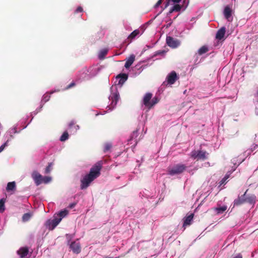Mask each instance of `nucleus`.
Wrapping results in <instances>:
<instances>
[{
	"label": "nucleus",
	"mask_w": 258,
	"mask_h": 258,
	"mask_svg": "<svg viewBox=\"0 0 258 258\" xmlns=\"http://www.w3.org/2000/svg\"><path fill=\"white\" fill-rule=\"evenodd\" d=\"M178 79L176 73L175 71H172L166 77V81L168 84L172 85Z\"/></svg>",
	"instance_id": "0eeeda50"
},
{
	"label": "nucleus",
	"mask_w": 258,
	"mask_h": 258,
	"mask_svg": "<svg viewBox=\"0 0 258 258\" xmlns=\"http://www.w3.org/2000/svg\"><path fill=\"white\" fill-rule=\"evenodd\" d=\"M227 209V207L226 206H223L222 207L215 208L214 209L217 212V214H222Z\"/></svg>",
	"instance_id": "aec40b11"
},
{
	"label": "nucleus",
	"mask_w": 258,
	"mask_h": 258,
	"mask_svg": "<svg viewBox=\"0 0 258 258\" xmlns=\"http://www.w3.org/2000/svg\"><path fill=\"white\" fill-rule=\"evenodd\" d=\"M107 49H103L100 52L99 54V57L100 59L104 58L105 56L106 55L107 53Z\"/></svg>",
	"instance_id": "7c9ffc66"
},
{
	"label": "nucleus",
	"mask_w": 258,
	"mask_h": 258,
	"mask_svg": "<svg viewBox=\"0 0 258 258\" xmlns=\"http://www.w3.org/2000/svg\"><path fill=\"white\" fill-rule=\"evenodd\" d=\"M16 188L15 182H10L8 183L6 189L7 191L13 190Z\"/></svg>",
	"instance_id": "412c9836"
},
{
	"label": "nucleus",
	"mask_w": 258,
	"mask_h": 258,
	"mask_svg": "<svg viewBox=\"0 0 258 258\" xmlns=\"http://www.w3.org/2000/svg\"><path fill=\"white\" fill-rule=\"evenodd\" d=\"M137 134H138V131L137 130L136 131H134L133 133V135H132V138H131V139L130 140H132L134 136L137 137Z\"/></svg>",
	"instance_id": "ea45409f"
},
{
	"label": "nucleus",
	"mask_w": 258,
	"mask_h": 258,
	"mask_svg": "<svg viewBox=\"0 0 258 258\" xmlns=\"http://www.w3.org/2000/svg\"><path fill=\"white\" fill-rule=\"evenodd\" d=\"M69 126L70 128H72L73 127H74L76 131L78 130L79 128V125H76V122L74 120H72L70 122Z\"/></svg>",
	"instance_id": "a878e982"
},
{
	"label": "nucleus",
	"mask_w": 258,
	"mask_h": 258,
	"mask_svg": "<svg viewBox=\"0 0 258 258\" xmlns=\"http://www.w3.org/2000/svg\"><path fill=\"white\" fill-rule=\"evenodd\" d=\"M225 32L226 28L224 27L221 28L216 33V38L219 40L222 39L225 36Z\"/></svg>",
	"instance_id": "4468645a"
},
{
	"label": "nucleus",
	"mask_w": 258,
	"mask_h": 258,
	"mask_svg": "<svg viewBox=\"0 0 258 258\" xmlns=\"http://www.w3.org/2000/svg\"><path fill=\"white\" fill-rule=\"evenodd\" d=\"M245 203L244 197L240 196L238 197L234 201L233 206H238L243 204Z\"/></svg>",
	"instance_id": "6ab92c4d"
},
{
	"label": "nucleus",
	"mask_w": 258,
	"mask_h": 258,
	"mask_svg": "<svg viewBox=\"0 0 258 258\" xmlns=\"http://www.w3.org/2000/svg\"><path fill=\"white\" fill-rule=\"evenodd\" d=\"M31 215L30 213H25L22 217V220L24 222L28 221L31 218Z\"/></svg>",
	"instance_id": "c756f323"
},
{
	"label": "nucleus",
	"mask_w": 258,
	"mask_h": 258,
	"mask_svg": "<svg viewBox=\"0 0 258 258\" xmlns=\"http://www.w3.org/2000/svg\"><path fill=\"white\" fill-rule=\"evenodd\" d=\"M32 178L35 181L37 185H40L42 183V176L38 172L35 171L32 173Z\"/></svg>",
	"instance_id": "1a4fd4ad"
},
{
	"label": "nucleus",
	"mask_w": 258,
	"mask_h": 258,
	"mask_svg": "<svg viewBox=\"0 0 258 258\" xmlns=\"http://www.w3.org/2000/svg\"><path fill=\"white\" fill-rule=\"evenodd\" d=\"M102 165V161H99L96 163L91 168L89 173L81 179L80 188L81 189H86L93 181L100 175Z\"/></svg>",
	"instance_id": "f257e3e1"
},
{
	"label": "nucleus",
	"mask_w": 258,
	"mask_h": 258,
	"mask_svg": "<svg viewBox=\"0 0 258 258\" xmlns=\"http://www.w3.org/2000/svg\"><path fill=\"white\" fill-rule=\"evenodd\" d=\"M233 258H242V256L240 253H239Z\"/></svg>",
	"instance_id": "37998d69"
},
{
	"label": "nucleus",
	"mask_w": 258,
	"mask_h": 258,
	"mask_svg": "<svg viewBox=\"0 0 258 258\" xmlns=\"http://www.w3.org/2000/svg\"><path fill=\"white\" fill-rule=\"evenodd\" d=\"M152 96L153 94L151 93H147L143 98V104L148 109L153 108L159 102L158 97L155 96L152 98Z\"/></svg>",
	"instance_id": "f03ea898"
},
{
	"label": "nucleus",
	"mask_w": 258,
	"mask_h": 258,
	"mask_svg": "<svg viewBox=\"0 0 258 258\" xmlns=\"http://www.w3.org/2000/svg\"><path fill=\"white\" fill-rule=\"evenodd\" d=\"M229 177L228 175H226L220 181V184L222 185L223 184H225L226 183V180Z\"/></svg>",
	"instance_id": "72a5a7b5"
},
{
	"label": "nucleus",
	"mask_w": 258,
	"mask_h": 258,
	"mask_svg": "<svg viewBox=\"0 0 258 258\" xmlns=\"http://www.w3.org/2000/svg\"><path fill=\"white\" fill-rule=\"evenodd\" d=\"M209 51L208 47L206 46H202L199 50H198V54L200 55L207 52Z\"/></svg>",
	"instance_id": "4be33fe9"
},
{
	"label": "nucleus",
	"mask_w": 258,
	"mask_h": 258,
	"mask_svg": "<svg viewBox=\"0 0 258 258\" xmlns=\"http://www.w3.org/2000/svg\"><path fill=\"white\" fill-rule=\"evenodd\" d=\"M76 203H72L70 205L69 208L72 209V208H74L76 206Z\"/></svg>",
	"instance_id": "79ce46f5"
},
{
	"label": "nucleus",
	"mask_w": 258,
	"mask_h": 258,
	"mask_svg": "<svg viewBox=\"0 0 258 258\" xmlns=\"http://www.w3.org/2000/svg\"><path fill=\"white\" fill-rule=\"evenodd\" d=\"M61 218H54L52 220H49L47 221V224L49 226V228L53 230L61 221Z\"/></svg>",
	"instance_id": "6e6552de"
},
{
	"label": "nucleus",
	"mask_w": 258,
	"mask_h": 258,
	"mask_svg": "<svg viewBox=\"0 0 258 258\" xmlns=\"http://www.w3.org/2000/svg\"><path fill=\"white\" fill-rule=\"evenodd\" d=\"M139 34V30H135L132 32L128 37V39H133Z\"/></svg>",
	"instance_id": "b1692460"
},
{
	"label": "nucleus",
	"mask_w": 258,
	"mask_h": 258,
	"mask_svg": "<svg viewBox=\"0 0 258 258\" xmlns=\"http://www.w3.org/2000/svg\"><path fill=\"white\" fill-rule=\"evenodd\" d=\"M166 43L168 46L172 48H175L180 45V41L172 37L167 36L166 37Z\"/></svg>",
	"instance_id": "39448f33"
},
{
	"label": "nucleus",
	"mask_w": 258,
	"mask_h": 258,
	"mask_svg": "<svg viewBox=\"0 0 258 258\" xmlns=\"http://www.w3.org/2000/svg\"><path fill=\"white\" fill-rule=\"evenodd\" d=\"M83 11V9L82 8V7L79 6L78 7L77 9L76 10L75 12V13H81Z\"/></svg>",
	"instance_id": "e433bc0d"
},
{
	"label": "nucleus",
	"mask_w": 258,
	"mask_h": 258,
	"mask_svg": "<svg viewBox=\"0 0 258 258\" xmlns=\"http://www.w3.org/2000/svg\"><path fill=\"white\" fill-rule=\"evenodd\" d=\"M112 148V145L110 143H107L104 144L103 151L104 152H107L109 151Z\"/></svg>",
	"instance_id": "c85d7f7f"
},
{
	"label": "nucleus",
	"mask_w": 258,
	"mask_h": 258,
	"mask_svg": "<svg viewBox=\"0 0 258 258\" xmlns=\"http://www.w3.org/2000/svg\"><path fill=\"white\" fill-rule=\"evenodd\" d=\"M51 178L50 177L48 176H45L44 177H42V182H44L45 183H47L50 181Z\"/></svg>",
	"instance_id": "f704fd0d"
},
{
	"label": "nucleus",
	"mask_w": 258,
	"mask_h": 258,
	"mask_svg": "<svg viewBox=\"0 0 258 258\" xmlns=\"http://www.w3.org/2000/svg\"><path fill=\"white\" fill-rule=\"evenodd\" d=\"M8 141H7L6 142H5L4 144H3L1 147H0V153L1 152H2L3 151V150L4 149V148L8 146Z\"/></svg>",
	"instance_id": "c9c22d12"
},
{
	"label": "nucleus",
	"mask_w": 258,
	"mask_h": 258,
	"mask_svg": "<svg viewBox=\"0 0 258 258\" xmlns=\"http://www.w3.org/2000/svg\"><path fill=\"white\" fill-rule=\"evenodd\" d=\"M68 214V211L66 210H64L60 211L58 214V216L59 217V218H61L62 219V218L67 216Z\"/></svg>",
	"instance_id": "cd10ccee"
},
{
	"label": "nucleus",
	"mask_w": 258,
	"mask_h": 258,
	"mask_svg": "<svg viewBox=\"0 0 258 258\" xmlns=\"http://www.w3.org/2000/svg\"><path fill=\"white\" fill-rule=\"evenodd\" d=\"M209 153L203 150H193L190 153V157L193 159L204 161L208 159Z\"/></svg>",
	"instance_id": "7ed1b4c3"
},
{
	"label": "nucleus",
	"mask_w": 258,
	"mask_h": 258,
	"mask_svg": "<svg viewBox=\"0 0 258 258\" xmlns=\"http://www.w3.org/2000/svg\"><path fill=\"white\" fill-rule=\"evenodd\" d=\"M194 216V214L193 213H191L189 215L184 218L183 224V227L184 228V229L186 226H189L191 224Z\"/></svg>",
	"instance_id": "ddd939ff"
},
{
	"label": "nucleus",
	"mask_w": 258,
	"mask_h": 258,
	"mask_svg": "<svg viewBox=\"0 0 258 258\" xmlns=\"http://www.w3.org/2000/svg\"><path fill=\"white\" fill-rule=\"evenodd\" d=\"M70 247L75 253L78 254L81 252V245L79 242H72L70 245Z\"/></svg>",
	"instance_id": "9b49d317"
},
{
	"label": "nucleus",
	"mask_w": 258,
	"mask_h": 258,
	"mask_svg": "<svg viewBox=\"0 0 258 258\" xmlns=\"http://www.w3.org/2000/svg\"><path fill=\"white\" fill-rule=\"evenodd\" d=\"M29 252V248L27 247H22L18 251L17 253L21 258L26 256Z\"/></svg>",
	"instance_id": "f8f14e48"
},
{
	"label": "nucleus",
	"mask_w": 258,
	"mask_h": 258,
	"mask_svg": "<svg viewBox=\"0 0 258 258\" xmlns=\"http://www.w3.org/2000/svg\"><path fill=\"white\" fill-rule=\"evenodd\" d=\"M164 53V51L159 50L156 52V55H161Z\"/></svg>",
	"instance_id": "a19ab883"
},
{
	"label": "nucleus",
	"mask_w": 258,
	"mask_h": 258,
	"mask_svg": "<svg viewBox=\"0 0 258 258\" xmlns=\"http://www.w3.org/2000/svg\"><path fill=\"white\" fill-rule=\"evenodd\" d=\"M76 84L74 82H72L70 84H69L67 87H66L67 89H69L74 86H75Z\"/></svg>",
	"instance_id": "4c0bfd02"
},
{
	"label": "nucleus",
	"mask_w": 258,
	"mask_h": 258,
	"mask_svg": "<svg viewBox=\"0 0 258 258\" xmlns=\"http://www.w3.org/2000/svg\"><path fill=\"white\" fill-rule=\"evenodd\" d=\"M116 78L119 79L118 84L122 85L127 80L128 76L126 74H120L116 77Z\"/></svg>",
	"instance_id": "dca6fc26"
},
{
	"label": "nucleus",
	"mask_w": 258,
	"mask_h": 258,
	"mask_svg": "<svg viewBox=\"0 0 258 258\" xmlns=\"http://www.w3.org/2000/svg\"><path fill=\"white\" fill-rule=\"evenodd\" d=\"M6 199L4 198L0 200V213H3L5 210V203Z\"/></svg>",
	"instance_id": "5701e85b"
},
{
	"label": "nucleus",
	"mask_w": 258,
	"mask_h": 258,
	"mask_svg": "<svg viewBox=\"0 0 258 258\" xmlns=\"http://www.w3.org/2000/svg\"><path fill=\"white\" fill-rule=\"evenodd\" d=\"M119 98V93L117 91L115 92L112 93L109 97V99L111 100V105L113 107L116 104Z\"/></svg>",
	"instance_id": "9d476101"
},
{
	"label": "nucleus",
	"mask_w": 258,
	"mask_h": 258,
	"mask_svg": "<svg viewBox=\"0 0 258 258\" xmlns=\"http://www.w3.org/2000/svg\"><path fill=\"white\" fill-rule=\"evenodd\" d=\"M182 7V5H179L178 4H175V5H174V6L169 10L168 14H170L174 12H179Z\"/></svg>",
	"instance_id": "a211bd4d"
},
{
	"label": "nucleus",
	"mask_w": 258,
	"mask_h": 258,
	"mask_svg": "<svg viewBox=\"0 0 258 258\" xmlns=\"http://www.w3.org/2000/svg\"><path fill=\"white\" fill-rule=\"evenodd\" d=\"M186 168L184 164H178L174 165L172 168L168 169L169 174L171 175L178 174L182 173Z\"/></svg>",
	"instance_id": "20e7f679"
},
{
	"label": "nucleus",
	"mask_w": 258,
	"mask_h": 258,
	"mask_svg": "<svg viewBox=\"0 0 258 258\" xmlns=\"http://www.w3.org/2000/svg\"><path fill=\"white\" fill-rule=\"evenodd\" d=\"M248 189L244 193L242 197H244L245 203L253 204L255 203L256 197L254 195H248L247 194Z\"/></svg>",
	"instance_id": "423d86ee"
},
{
	"label": "nucleus",
	"mask_w": 258,
	"mask_h": 258,
	"mask_svg": "<svg viewBox=\"0 0 258 258\" xmlns=\"http://www.w3.org/2000/svg\"><path fill=\"white\" fill-rule=\"evenodd\" d=\"M162 1L163 0H159L157 3L155 5V7H159L161 4V3H162Z\"/></svg>",
	"instance_id": "58836bf2"
},
{
	"label": "nucleus",
	"mask_w": 258,
	"mask_h": 258,
	"mask_svg": "<svg viewBox=\"0 0 258 258\" xmlns=\"http://www.w3.org/2000/svg\"><path fill=\"white\" fill-rule=\"evenodd\" d=\"M50 98V96L49 94H44L43 96L42 101L44 103L47 102Z\"/></svg>",
	"instance_id": "473e14b6"
},
{
	"label": "nucleus",
	"mask_w": 258,
	"mask_h": 258,
	"mask_svg": "<svg viewBox=\"0 0 258 258\" xmlns=\"http://www.w3.org/2000/svg\"><path fill=\"white\" fill-rule=\"evenodd\" d=\"M135 60V55L134 54H131L128 58L126 59L124 67L126 69L129 68L132 64L133 63Z\"/></svg>",
	"instance_id": "2eb2a0df"
},
{
	"label": "nucleus",
	"mask_w": 258,
	"mask_h": 258,
	"mask_svg": "<svg viewBox=\"0 0 258 258\" xmlns=\"http://www.w3.org/2000/svg\"><path fill=\"white\" fill-rule=\"evenodd\" d=\"M224 15L226 19L230 21L229 19L231 17L232 10L229 6H226L224 10Z\"/></svg>",
	"instance_id": "f3484780"
},
{
	"label": "nucleus",
	"mask_w": 258,
	"mask_h": 258,
	"mask_svg": "<svg viewBox=\"0 0 258 258\" xmlns=\"http://www.w3.org/2000/svg\"><path fill=\"white\" fill-rule=\"evenodd\" d=\"M181 0H166V4L165 5V8H166L170 4L171 2L173 4H178Z\"/></svg>",
	"instance_id": "bb28decb"
},
{
	"label": "nucleus",
	"mask_w": 258,
	"mask_h": 258,
	"mask_svg": "<svg viewBox=\"0 0 258 258\" xmlns=\"http://www.w3.org/2000/svg\"><path fill=\"white\" fill-rule=\"evenodd\" d=\"M257 94L258 95V90H257Z\"/></svg>",
	"instance_id": "c03bdc74"
},
{
	"label": "nucleus",
	"mask_w": 258,
	"mask_h": 258,
	"mask_svg": "<svg viewBox=\"0 0 258 258\" xmlns=\"http://www.w3.org/2000/svg\"><path fill=\"white\" fill-rule=\"evenodd\" d=\"M52 165V163H49L48 164L45 170V174H48L51 171Z\"/></svg>",
	"instance_id": "2f4dec72"
},
{
	"label": "nucleus",
	"mask_w": 258,
	"mask_h": 258,
	"mask_svg": "<svg viewBox=\"0 0 258 258\" xmlns=\"http://www.w3.org/2000/svg\"><path fill=\"white\" fill-rule=\"evenodd\" d=\"M68 138H69V134L67 131H66V132H63V133L60 137V141L63 142V141H66Z\"/></svg>",
	"instance_id": "393cba45"
}]
</instances>
